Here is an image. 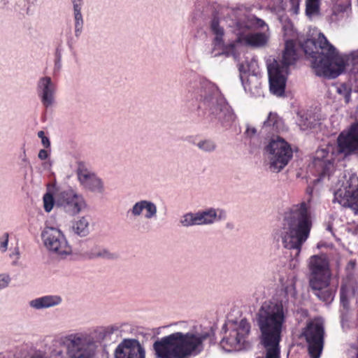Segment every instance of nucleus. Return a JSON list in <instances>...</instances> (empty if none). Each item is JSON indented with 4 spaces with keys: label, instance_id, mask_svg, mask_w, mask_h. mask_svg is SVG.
Masks as SVG:
<instances>
[{
    "label": "nucleus",
    "instance_id": "1",
    "mask_svg": "<svg viewBox=\"0 0 358 358\" xmlns=\"http://www.w3.org/2000/svg\"><path fill=\"white\" fill-rule=\"evenodd\" d=\"M301 48L313 59L312 66L318 76L335 78L345 70L350 71L355 83V92L358 93V50L353 51L344 59L322 33L317 39L308 38Z\"/></svg>",
    "mask_w": 358,
    "mask_h": 358
},
{
    "label": "nucleus",
    "instance_id": "2",
    "mask_svg": "<svg viewBox=\"0 0 358 358\" xmlns=\"http://www.w3.org/2000/svg\"><path fill=\"white\" fill-rule=\"evenodd\" d=\"M184 100L199 101L207 117L217 120L227 127L235 120V115L219 89L210 83H201L196 80L188 81L183 90Z\"/></svg>",
    "mask_w": 358,
    "mask_h": 358
},
{
    "label": "nucleus",
    "instance_id": "3",
    "mask_svg": "<svg viewBox=\"0 0 358 358\" xmlns=\"http://www.w3.org/2000/svg\"><path fill=\"white\" fill-rule=\"evenodd\" d=\"M311 227L309 207L306 202H301L292 206L285 214L281 226L274 233V238L281 241L285 248L292 250V257L297 258Z\"/></svg>",
    "mask_w": 358,
    "mask_h": 358
},
{
    "label": "nucleus",
    "instance_id": "4",
    "mask_svg": "<svg viewBox=\"0 0 358 358\" xmlns=\"http://www.w3.org/2000/svg\"><path fill=\"white\" fill-rule=\"evenodd\" d=\"M235 17L233 24V31L236 39L224 47V50L220 55L233 57L238 59V54L236 47L238 44L252 48H261L266 45L270 34L268 27L266 22L253 15L245 14L241 9L233 10Z\"/></svg>",
    "mask_w": 358,
    "mask_h": 358
},
{
    "label": "nucleus",
    "instance_id": "5",
    "mask_svg": "<svg viewBox=\"0 0 358 358\" xmlns=\"http://www.w3.org/2000/svg\"><path fill=\"white\" fill-rule=\"evenodd\" d=\"M286 312L281 301H265L256 313L260 343L266 350V358H280V343Z\"/></svg>",
    "mask_w": 358,
    "mask_h": 358
},
{
    "label": "nucleus",
    "instance_id": "6",
    "mask_svg": "<svg viewBox=\"0 0 358 358\" xmlns=\"http://www.w3.org/2000/svg\"><path fill=\"white\" fill-rule=\"evenodd\" d=\"M208 332L176 331L156 340L152 344L154 358H191L204 349Z\"/></svg>",
    "mask_w": 358,
    "mask_h": 358
},
{
    "label": "nucleus",
    "instance_id": "7",
    "mask_svg": "<svg viewBox=\"0 0 358 358\" xmlns=\"http://www.w3.org/2000/svg\"><path fill=\"white\" fill-rule=\"evenodd\" d=\"M117 331V325H110L98 327L92 333L81 331L67 335L64 344L69 358H96L100 343L110 341Z\"/></svg>",
    "mask_w": 358,
    "mask_h": 358
},
{
    "label": "nucleus",
    "instance_id": "8",
    "mask_svg": "<svg viewBox=\"0 0 358 358\" xmlns=\"http://www.w3.org/2000/svg\"><path fill=\"white\" fill-rule=\"evenodd\" d=\"M309 287L320 301L330 304L334 301L338 285L331 283V271L328 257L324 254L313 255L308 260Z\"/></svg>",
    "mask_w": 358,
    "mask_h": 358
},
{
    "label": "nucleus",
    "instance_id": "9",
    "mask_svg": "<svg viewBox=\"0 0 358 358\" xmlns=\"http://www.w3.org/2000/svg\"><path fill=\"white\" fill-rule=\"evenodd\" d=\"M297 59V53L293 41L288 40L285 43L281 63L274 61L268 66V73L271 92L278 96H282L286 84V74L290 65Z\"/></svg>",
    "mask_w": 358,
    "mask_h": 358
},
{
    "label": "nucleus",
    "instance_id": "10",
    "mask_svg": "<svg viewBox=\"0 0 358 358\" xmlns=\"http://www.w3.org/2000/svg\"><path fill=\"white\" fill-rule=\"evenodd\" d=\"M268 160V169L273 173L280 172L293 156L290 145L282 138H272L265 148Z\"/></svg>",
    "mask_w": 358,
    "mask_h": 358
},
{
    "label": "nucleus",
    "instance_id": "11",
    "mask_svg": "<svg viewBox=\"0 0 358 358\" xmlns=\"http://www.w3.org/2000/svg\"><path fill=\"white\" fill-rule=\"evenodd\" d=\"M324 324L320 317H315L307 322L301 331V337L304 338L308 352L310 358H320L324 345Z\"/></svg>",
    "mask_w": 358,
    "mask_h": 358
},
{
    "label": "nucleus",
    "instance_id": "12",
    "mask_svg": "<svg viewBox=\"0 0 358 358\" xmlns=\"http://www.w3.org/2000/svg\"><path fill=\"white\" fill-rule=\"evenodd\" d=\"M228 328L229 334L220 341V346L226 352L239 351L245 348L246 337L250 331V324L246 319L239 322L229 320L224 325Z\"/></svg>",
    "mask_w": 358,
    "mask_h": 358
},
{
    "label": "nucleus",
    "instance_id": "13",
    "mask_svg": "<svg viewBox=\"0 0 358 358\" xmlns=\"http://www.w3.org/2000/svg\"><path fill=\"white\" fill-rule=\"evenodd\" d=\"M333 203L350 208L358 215V177L352 174L334 193Z\"/></svg>",
    "mask_w": 358,
    "mask_h": 358
},
{
    "label": "nucleus",
    "instance_id": "14",
    "mask_svg": "<svg viewBox=\"0 0 358 358\" xmlns=\"http://www.w3.org/2000/svg\"><path fill=\"white\" fill-rule=\"evenodd\" d=\"M87 206L83 196L72 188L57 192V208L66 213L74 216Z\"/></svg>",
    "mask_w": 358,
    "mask_h": 358
},
{
    "label": "nucleus",
    "instance_id": "15",
    "mask_svg": "<svg viewBox=\"0 0 358 358\" xmlns=\"http://www.w3.org/2000/svg\"><path fill=\"white\" fill-rule=\"evenodd\" d=\"M41 237L45 246L49 251L59 256L71 254V247L60 229L47 227L42 231Z\"/></svg>",
    "mask_w": 358,
    "mask_h": 358
},
{
    "label": "nucleus",
    "instance_id": "16",
    "mask_svg": "<svg viewBox=\"0 0 358 358\" xmlns=\"http://www.w3.org/2000/svg\"><path fill=\"white\" fill-rule=\"evenodd\" d=\"M338 150L345 156H358V120L343 130L337 138Z\"/></svg>",
    "mask_w": 358,
    "mask_h": 358
},
{
    "label": "nucleus",
    "instance_id": "17",
    "mask_svg": "<svg viewBox=\"0 0 358 358\" xmlns=\"http://www.w3.org/2000/svg\"><path fill=\"white\" fill-rule=\"evenodd\" d=\"M36 92L42 105L45 108H49L54 106L55 103L57 85L50 76H43L38 80Z\"/></svg>",
    "mask_w": 358,
    "mask_h": 358
},
{
    "label": "nucleus",
    "instance_id": "18",
    "mask_svg": "<svg viewBox=\"0 0 358 358\" xmlns=\"http://www.w3.org/2000/svg\"><path fill=\"white\" fill-rule=\"evenodd\" d=\"M115 357V358H145V352L138 340L124 339L117 345Z\"/></svg>",
    "mask_w": 358,
    "mask_h": 358
},
{
    "label": "nucleus",
    "instance_id": "19",
    "mask_svg": "<svg viewBox=\"0 0 358 358\" xmlns=\"http://www.w3.org/2000/svg\"><path fill=\"white\" fill-rule=\"evenodd\" d=\"M157 204L151 200L141 199L135 202L127 210L128 216L133 218L144 217L145 220H153L157 217Z\"/></svg>",
    "mask_w": 358,
    "mask_h": 358
},
{
    "label": "nucleus",
    "instance_id": "20",
    "mask_svg": "<svg viewBox=\"0 0 358 358\" xmlns=\"http://www.w3.org/2000/svg\"><path fill=\"white\" fill-rule=\"evenodd\" d=\"M77 176L80 183L84 188L94 192H103V181L93 172L83 167H79L77 170Z\"/></svg>",
    "mask_w": 358,
    "mask_h": 358
},
{
    "label": "nucleus",
    "instance_id": "21",
    "mask_svg": "<svg viewBox=\"0 0 358 358\" xmlns=\"http://www.w3.org/2000/svg\"><path fill=\"white\" fill-rule=\"evenodd\" d=\"M313 164L320 173V177L329 176L334 171L332 155L326 149L317 150L313 159Z\"/></svg>",
    "mask_w": 358,
    "mask_h": 358
},
{
    "label": "nucleus",
    "instance_id": "22",
    "mask_svg": "<svg viewBox=\"0 0 358 358\" xmlns=\"http://www.w3.org/2000/svg\"><path fill=\"white\" fill-rule=\"evenodd\" d=\"M196 213L198 225H210L227 217L226 211L221 208H208Z\"/></svg>",
    "mask_w": 358,
    "mask_h": 358
},
{
    "label": "nucleus",
    "instance_id": "23",
    "mask_svg": "<svg viewBox=\"0 0 358 358\" xmlns=\"http://www.w3.org/2000/svg\"><path fill=\"white\" fill-rule=\"evenodd\" d=\"M62 302V299L59 295H45L30 301L29 305L34 309L41 310L59 306Z\"/></svg>",
    "mask_w": 358,
    "mask_h": 358
},
{
    "label": "nucleus",
    "instance_id": "24",
    "mask_svg": "<svg viewBox=\"0 0 358 358\" xmlns=\"http://www.w3.org/2000/svg\"><path fill=\"white\" fill-rule=\"evenodd\" d=\"M284 129L285 125L283 120L275 113H270L268 114V116L266 120L264 122L262 127V129L264 132L271 134L278 133L283 131Z\"/></svg>",
    "mask_w": 358,
    "mask_h": 358
},
{
    "label": "nucleus",
    "instance_id": "25",
    "mask_svg": "<svg viewBox=\"0 0 358 358\" xmlns=\"http://www.w3.org/2000/svg\"><path fill=\"white\" fill-rule=\"evenodd\" d=\"M73 5V17L75 21V36L79 37L83 28V17L81 13L84 5L83 0H71Z\"/></svg>",
    "mask_w": 358,
    "mask_h": 358
},
{
    "label": "nucleus",
    "instance_id": "26",
    "mask_svg": "<svg viewBox=\"0 0 358 358\" xmlns=\"http://www.w3.org/2000/svg\"><path fill=\"white\" fill-rule=\"evenodd\" d=\"M210 30L213 34L215 36L213 43L215 46L222 47V51L224 47L227 45L224 44L223 37L224 35V28L220 25V20L217 17L214 16L210 21Z\"/></svg>",
    "mask_w": 358,
    "mask_h": 358
},
{
    "label": "nucleus",
    "instance_id": "27",
    "mask_svg": "<svg viewBox=\"0 0 358 358\" xmlns=\"http://www.w3.org/2000/svg\"><path fill=\"white\" fill-rule=\"evenodd\" d=\"M89 224V219L87 217H82L72 222L69 232L80 237H85L90 233Z\"/></svg>",
    "mask_w": 358,
    "mask_h": 358
},
{
    "label": "nucleus",
    "instance_id": "28",
    "mask_svg": "<svg viewBox=\"0 0 358 358\" xmlns=\"http://www.w3.org/2000/svg\"><path fill=\"white\" fill-rule=\"evenodd\" d=\"M197 148L205 153H213L216 151L217 148V143L211 138H201L197 143H192Z\"/></svg>",
    "mask_w": 358,
    "mask_h": 358
},
{
    "label": "nucleus",
    "instance_id": "29",
    "mask_svg": "<svg viewBox=\"0 0 358 358\" xmlns=\"http://www.w3.org/2000/svg\"><path fill=\"white\" fill-rule=\"evenodd\" d=\"M257 61L256 59L252 58L250 62L246 61L245 63H241L238 65V70L240 71V78L243 81V73L255 74L257 70Z\"/></svg>",
    "mask_w": 358,
    "mask_h": 358
},
{
    "label": "nucleus",
    "instance_id": "30",
    "mask_svg": "<svg viewBox=\"0 0 358 358\" xmlns=\"http://www.w3.org/2000/svg\"><path fill=\"white\" fill-rule=\"evenodd\" d=\"M300 1L301 0H282V9L296 15L299 13Z\"/></svg>",
    "mask_w": 358,
    "mask_h": 358
},
{
    "label": "nucleus",
    "instance_id": "31",
    "mask_svg": "<svg viewBox=\"0 0 358 358\" xmlns=\"http://www.w3.org/2000/svg\"><path fill=\"white\" fill-rule=\"evenodd\" d=\"M43 208L45 212L50 213L54 206L57 208V192L55 196L50 192H46L43 196Z\"/></svg>",
    "mask_w": 358,
    "mask_h": 358
},
{
    "label": "nucleus",
    "instance_id": "32",
    "mask_svg": "<svg viewBox=\"0 0 358 358\" xmlns=\"http://www.w3.org/2000/svg\"><path fill=\"white\" fill-rule=\"evenodd\" d=\"M320 1L306 0V14L309 17L318 15L320 13Z\"/></svg>",
    "mask_w": 358,
    "mask_h": 358
},
{
    "label": "nucleus",
    "instance_id": "33",
    "mask_svg": "<svg viewBox=\"0 0 358 358\" xmlns=\"http://www.w3.org/2000/svg\"><path fill=\"white\" fill-rule=\"evenodd\" d=\"M180 223L184 227L198 225L196 213H187L184 214L180 220Z\"/></svg>",
    "mask_w": 358,
    "mask_h": 358
},
{
    "label": "nucleus",
    "instance_id": "34",
    "mask_svg": "<svg viewBox=\"0 0 358 358\" xmlns=\"http://www.w3.org/2000/svg\"><path fill=\"white\" fill-rule=\"evenodd\" d=\"M94 257H101L107 259H113L117 258V255L114 253H111L108 250L105 248H100L94 250L92 252Z\"/></svg>",
    "mask_w": 358,
    "mask_h": 358
},
{
    "label": "nucleus",
    "instance_id": "35",
    "mask_svg": "<svg viewBox=\"0 0 358 358\" xmlns=\"http://www.w3.org/2000/svg\"><path fill=\"white\" fill-rule=\"evenodd\" d=\"M336 92L344 96L346 103H349L352 90L347 84L343 83L336 87Z\"/></svg>",
    "mask_w": 358,
    "mask_h": 358
},
{
    "label": "nucleus",
    "instance_id": "36",
    "mask_svg": "<svg viewBox=\"0 0 358 358\" xmlns=\"http://www.w3.org/2000/svg\"><path fill=\"white\" fill-rule=\"evenodd\" d=\"M348 290L345 285H342L340 289V302L343 308L348 310L349 309V301L348 299Z\"/></svg>",
    "mask_w": 358,
    "mask_h": 358
},
{
    "label": "nucleus",
    "instance_id": "37",
    "mask_svg": "<svg viewBox=\"0 0 358 358\" xmlns=\"http://www.w3.org/2000/svg\"><path fill=\"white\" fill-rule=\"evenodd\" d=\"M11 282V277L8 273H0V290L6 289Z\"/></svg>",
    "mask_w": 358,
    "mask_h": 358
},
{
    "label": "nucleus",
    "instance_id": "38",
    "mask_svg": "<svg viewBox=\"0 0 358 358\" xmlns=\"http://www.w3.org/2000/svg\"><path fill=\"white\" fill-rule=\"evenodd\" d=\"M9 241L8 233H4L0 236V252L4 253L8 250Z\"/></svg>",
    "mask_w": 358,
    "mask_h": 358
},
{
    "label": "nucleus",
    "instance_id": "39",
    "mask_svg": "<svg viewBox=\"0 0 358 358\" xmlns=\"http://www.w3.org/2000/svg\"><path fill=\"white\" fill-rule=\"evenodd\" d=\"M348 358H358V344H352L348 350Z\"/></svg>",
    "mask_w": 358,
    "mask_h": 358
},
{
    "label": "nucleus",
    "instance_id": "40",
    "mask_svg": "<svg viewBox=\"0 0 358 358\" xmlns=\"http://www.w3.org/2000/svg\"><path fill=\"white\" fill-rule=\"evenodd\" d=\"M38 157L40 159L44 160L49 157V153L47 150L42 149L39 151Z\"/></svg>",
    "mask_w": 358,
    "mask_h": 358
},
{
    "label": "nucleus",
    "instance_id": "41",
    "mask_svg": "<svg viewBox=\"0 0 358 358\" xmlns=\"http://www.w3.org/2000/svg\"><path fill=\"white\" fill-rule=\"evenodd\" d=\"M257 130L255 127H250L249 125L247 126L245 134L248 136L252 137L255 135Z\"/></svg>",
    "mask_w": 358,
    "mask_h": 358
},
{
    "label": "nucleus",
    "instance_id": "42",
    "mask_svg": "<svg viewBox=\"0 0 358 358\" xmlns=\"http://www.w3.org/2000/svg\"><path fill=\"white\" fill-rule=\"evenodd\" d=\"M41 143H42L43 145L45 148H49V147L50 146V140H49V138H48V137H46V136H45V138H43L41 139Z\"/></svg>",
    "mask_w": 358,
    "mask_h": 358
},
{
    "label": "nucleus",
    "instance_id": "43",
    "mask_svg": "<svg viewBox=\"0 0 358 358\" xmlns=\"http://www.w3.org/2000/svg\"><path fill=\"white\" fill-rule=\"evenodd\" d=\"M10 257H15V259L17 260L20 257V251L18 248H15L14 251L10 255Z\"/></svg>",
    "mask_w": 358,
    "mask_h": 358
},
{
    "label": "nucleus",
    "instance_id": "44",
    "mask_svg": "<svg viewBox=\"0 0 358 358\" xmlns=\"http://www.w3.org/2000/svg\"><path fill=\"white\" fill-rule=\"evenodd\" d=\"M22 161L23 162H24L25 164H28L29 163V160L27 157V155H26V153L24 151V153H23V155L22 156Z\"/></svg>",
    "mask_w": 358,
    "mask_h": 358
},
{
    "label": "nucleus",
    "instance_id": "45",
    "mask_svg": "<svg viewBox=\"0 0 358 358\" xmlns=\"http://www.w3.org/2000/svg\"><path fill=\"white\" fill-rule=\"evenodd\" d=\"M38 138H40L41 139H42L43 138H45V133L43 131H40L38 132Z\"/></svg>",
    "mask_w": 358,
    "mask_h": 358
},
{
    "label": "nucleus",
    "instance_id": "46",
    "mask_svg": "<svg viewBox=\"0 0 358 358\" xmlns=\"http://www.w3.org/2000/svg\"><path fill=\"white\" fill-rule=\"evenodd\" d=\"M306 192L307 193L309 194V195H311L312 192H313V188L310 187H308L306 189Z\"/></svg>",
    "mask_w": 358,
    "mask_h": 358
},
{
    "label": "nucleus",
    "instance_id": "47",
    "mask_svg": "<svg viewBox=\"0 0 358 358\" xmlns=\"http://www.w3.org/2000/svg\"><path fill=\"white\" fill-rule=\"evenodd\" d=\"M327 229L328 231H331L332 228H331V226H328V227H327Z\"/></svg>",
    "mask_w": 358,
    "mask_h": 358
},
{
    "label": "nucleus",
    "instance_id": "48",
    "mask_svg": "<svg viewBox=\"0 0 358 358\" xmlns=\"http://www.w3.org/2000/svg\"><path fill=\"white\" fill-rule=\"evenodd\" d=\"M257 358H260V357H257Z\"/></svg>",
    "mask_w": 358,
    "mask_h": 358
}]
</instances>
